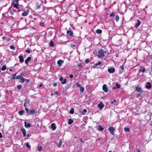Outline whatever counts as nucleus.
Returning a JSON list of instances; mask_svg holds the SVG:
<instances>
[{"mask_svg": "<svg viewBox=\"0 0 152 152\" xmlns=\"http://www.w3.org/2000/svg\"><path fill=\"white\" fill-rule=\"evenodd\" d=\"M40 7L41 6H40V5H38V6H37V9H39L40 8Z\"/></svg>", "mask_w": 152, "mask_h": 152, "instance_id": "nucleus-47", "label": "nucleus"}, {"mask_svg": "<svg viewBox=\"0 0 152 152\" xmlns=\"http://www.w3.org/2000/svg\"><path fill=\"white\" fill-rule=\"evenodd\" d=\"M62 143V140H60V141H59L58 143V147H61V146Z\"/></svg>", "mask_w": 152, "mask_h": 152, "instance_id": "nucleus-27", "label": "nucleus"}, {"mask_svg": "<svg viewBox=\"0 0 152 152\" xmlns=\"http://www.w3.org/2000/svg\"><path fill=\"white\" fill-rule=\"evenodd\" d=\"M98 106L100 109H102L104 107V105L103 104L102 102H101L98 104Z\"/></svg>", "mask_w": 152, "mask_h": 152, "instance_id": "nucleus-9", "label": "nucleus"}, {"mask_svg": "<svg viewBox=\"0 0 152 152\" xmlns=\"http://www.w3.org/2000/svg\"><path fill=\"white\" fill-rule=\"evenodd\" d=\"M19 61L20 62H22L24 61V59L23 56H21V55L20 56H19Z\"/></svg>", "mask_w": 152, "mask_h": 152, "instance_id": "nucleus-14", "label": "nucleus"}, {"mask_svg": "<svg viewBox=\"0 0 152 152\" xmlns=\"http://www.w3.org/2000/svg\"><path fill=\"white\" fill-rule=\"evenodd\" d=\"M76 85L78 87H80L81 86V84L80 83H76Z\"/></svg>", "mask_w": 152, "mask_h": 152, "instance_id": "nucleus-40", "label": "nucleus"}, {"mask_svg": "<svg viewBox=\"0 0 152 152\" xmlns=\"http://www.w3.org/2000/svg\"><path fill=\"white\" fill-rule=\"evenodd\" d=\"M25 81H26L27 82H29V81L28 79L25 78Z\"/></svg>", "mask_w": 152, "mask_h": 152, "instance_id": "nucleus-50", "label": "nucleus"}, {"mask_svg": "<svg viewBox=\"0 0 152 152\" xmlns=\"http://www.w3.org/2000/svg\"><path fill=\"white\" fill-rule=\"evenodd\" d=\"M69 77L70 78H72L73 77V75L72 74L70 75Z\"/></svg>", "mask_w": 152, "mask_h": 152, "instance_id": "nucleus-51", "label": "nucleus"}, {"mask_svg": "<svg viewBox=\"0 0 152 152\" xmlns=\"http://www.w3.org/2000/svg\"><path fill=\"white\" fill-rule=\"evenodd\" d=\"M25 124V126L26 128L30 127L31 125L29 123H27L26 122H25L24 123Z\"/></svg>", "mask_w": 152, "mask_h": 152, "instance_id": "nucleus-15", "label": "nucleus"}, {"mask_svg": "<svg viewBox=\"0 0 152 152\" xmlns=\"http://www.w3.org/2000/svg\"><path fill=\"white\" fill-rule=\"evenodd\" d=\"M101 64H102V62L100 61H99V62H98V63H96L95 64V65L96 66H97L98 65H101Z\"/></svg>", "mask_w": 152, "mask_h": 152, "instance_id": "nucleus-26", "label": "nucleus"}, {"mask_svg": "<svg viewBox=\"0 0 152 152\" xmlns=\"http://www.w3.org/2000/svg\"><path fill=\"white\" fill-rule=\"evenodd\" d=\"M74 113V109L72 108L70 109L69 111V113L71 114H73Z\"/></svg>", "mask_w": 152, "mask_h": 152, "instance_id": "nucleus-25", "label": "nucleus"}, {"mask_svg": "<svg viewBox=\"0 0 152 152\" xmlns=\"http://www.w3.org/2000/svg\"><path fill=\"white\" fill-rule=\"evenodd\" d=\"M36 113V111L34 110V109H31L30 110H29V114H31V115H33Z\"/></svg>", "mask_w": 152, "mask_h": 152, "instance_id": "nucleus-13", "label": "nucleus"}, {"mask_svg": "<svg viewBox=\"0 0 152 152\" xmlns=\"http://www.w3.org/2000/svg\"><path fill=\"white\" fill-rule=\"evenodd\" d=\"M114 15H115V14H114V13H112L110 15V17L114 16Z\"/></svg>", "mask_w": 152, "mask_h": 152, "instance_id": "nucleus-45", "label": "nucleus"}, {"mask_svg": "<svg viewBox=\"0 0 152 152\" xmlns=\"http://www.w3.org/2000/svg\"><path fill=\"white\" fill-rule=\"evenodd\" d=\"M87 112V110L86 109H84L82 111V114H85Z\"/></svg>", "mask_w": 152, "mask_h": 152, "instance_id": "nucleus-34", "label": "nucleus"}, {"mask_svg": "<svg viewBox=\"0 0 152 152\" xmlns=\"http://www.w3.org/2000/svg\"><path fill=\"white\" fill-rule=\"evenodd\" d=\"M80 142H81L82 143H83V140L81 138H80Z\"/></svg>", "mask_w": 152, "mask_h": 152, "instance_id": "nucleus-57", "label": "nucleus"}, {"mask_svg": "<svg viewBox=\"0 0 152 152\" xmlns=\"http://www.w3.org/2000/svg\"><path fill=\"white\" fill-rule=\"evenodd\" d=\"M12 4L13 5L14 7L16 9H18L19 8L18 7L19 1L18 0H13Z\"/></svg>", "mask_w": 152, "mask_h": 152, "instance_id": "nucleus-2", "label": "nucleus"}, {"mask_svg": "<svg viewBox=\"0 0 152 152\" xmlns=\"http://www.w3.org/2000/svg\"><path fill=\"white\" fill-rule=\"evenodd\" d=\"M64 62V61L62 60H59L57 62L58 64V65L59 67H60L61 66L62 64Z\"/></svg>", "mask_w": 152, "mask_h": 152, "instance_id": "nucleus-8", "label": "nucleus"}, {"mask_svg": "<svg viewBox=\"0 0 152 152\" xmlns=\"http://www.w3.org/2000/svg\"><path fill=\"white\" fill-rule=\"evenodd\" d=\"M51 128L53 130H54L56 129V127L55 124H54V123H52L51 124Z\"/></svg>", "mask_w": 152, "mask_h": 152, "instance_id": "nucleus-18", "label": "nucleus"}, {"mask_svg": "<svg viewBox=\"0 0 152 152\" xmlns=\"http://www.w3.org/2000/svg\"><path fill=\"white\" fill-rule=\"evenodd\" d=\"M98 127V129L99 131H102L104 129V128L102 127L101 126H99Z\"/></svg>", "mask_w": 152, "mask_h": 152, "instance_id": "nucleus-21", "label": "nucleus"}, {"mask_svg": "<svg viewBox=\"0 0 152 152\" xmlns=\"http://www.w3.org/2000/svg\"><path fill=\"white\" fill-rule=\"evenodd\" d=\"M137 22L135 24L134 26L136 28H138L139 27V26L140 25L141 23V22L139 20H137Z\"/></svg>", "mask_w": 152, "mask_h": 152, "instance_id": "nucleus-12", "label": "nucleus"}, {"mask_svg": "<svg viewBox=\"0 0 152 152\" xmlns=\"http://www.w3.org/2000/svg\"><path fill=\"white\" fill-rule=\"evenodd\" d=\"M84 90V88L83 87H81L80 88V93H83Z\"/></svg>", "mask_w": 152, "mask_h": 152, "instance_id": "nucleus-23", "label": "nucleus"}, {"mask_svg": "<svg viewBox=\"0 0 152 152\" xmlns=\"http://www.w3.org/2000/svg\"><path fill=\"white\" fill-rule=\"evenodd\" d=\"M50 45L51 47L54 46V43L52 41H51L50 43Z\"/></svg>", "mask_w": 152, "mask_h": 152, "instance_id": "nucleus-33", "label": "nucleus"}, {"mask_svg": "<svg viewBox=\"0 0 152 152\" xmlns=\"http://www.w3.org/2000/svg\"><path fill=\"white\" fill-rule=\"evenodd\" d=\"M22 88V86L20 85H18L17 86V88L18 89L20 90Z\"/></svg>", "mask_w": 152, "mask_h": 152, "instance_id": "nucleus-39", "label": "nucleus"}, {"mask_svg": "<svg viewBox=\"0 0 152 152\" xmlns=\"http://www.w3.org/2000/svg\"><path fill=\"white\" fill-rule=\"evenodd\" d=\"M108 129L110 132V133L113 135L114 134L113 132L115 130V129L113 127H110L108 128Z\"/></svg>", "mask_w": 152, "mask_h": 152, "instance_id": "nucleus-3", "label": "nucleus"}, {"mask_svg": "<svg viewBox=\"0 0 152 152\" xmlns=\"http://www.w3.org/2000/svg\"><path fill=\"white\" fill-rule=\"evenodd\" d=\"M26 52L27 53H30V50L29 49H28L26 51Z\"/></svg>", "mask_w": 152, "mask_h": 152, "instance_id": "nucleus-53", "label": "nucleus"}, {"mask_svg": "<svg viewBox=\"0 0 152 152\" xmlns=\"http://www.w3.org/2000/svg\"><path fill=\"white\" fill-rule=\"evenodd\" d=\"M73 121L72 119H69L68 120V124L71 125L73 123Z\"/></svg>", "mask_w": 152, "mask_h": 152, "instance_id": "nucleus-19", "label": "nucleus"}, {"mask_svg": "<svg viewBox=\"0 0 152 152\" xmlns=\"http://www.w3.org/2000/svg\"><path fill=\"white\" fill-rule=\"evenodd\" d=\"M29 12V11L28 10H27L26 11L23 12L22 14V15L23 16H27Z\"/></svg>", "mask_w": 152, "mask_h": 152, "instance_id": "nucleus-10", "label": "nucleus"}, {"mask_svg": "<svg viewBox=\"0 0 152 152\" xmlns=\"http://www.w3.org/2000/svg\"><path fill=\"white\" fill-rule=\"evenodd\" d=\"M20 79L22 81L21 82L22 83H24V82L25 81V78H24L23 77H22Z\"/></svg>", "mask_w": 152, "mask_h": 152, "instance_id": "nucleus-35", "label": "nucleus"}, {"mask_svg": "<svg viewBox=\"0 0 152 152\" xmlns=\"http://www.w3.org/2000/svg\"><path fill=\"white\" fill-rule=\"evenodd\" d=\"M23 74H21L20 75H18L16 77V79H20L21 77H22Z\"/></svg>", "mask_w": 152, "mask_h": 152, "instance_id": "nucleus-22", "label": "nucleus"}, {"mask_svg": "<svg viewBox=\"0 0 152 152\" xmlns=\"http://www.w3.org/2000/svg\"><path fill=\"white\" fill-rule=\"evenodd\" d=\"M140 95H141L140 94H138L137 96V97L138 98L140 96Z\"/></svg>", "mask_w": 152, "mask_h": 152, "instance_id": "nucleus-55", "label": "nucleus"}, {"mask_svg": "<svg viewBox=\"0 0 152 152\" xmlns=\"http://www.w3.org/2000/svg\"><path fill=\"white\" fill-rule=\"evenodd\" d=\"M16 77H14V76L13 75L12 79H13L14 80L16 79Z\"/></svg>", "mask_w": 152, "mask_h": 152, "instance_id": "nucleus-54", "label": "nucleus"}, {"mask_svg": "<svg viewBox=\"0 0 152 152\" xmlns=\"http://www.w3.org/2000/svg\"><path fill=\"white\" fill-rule=\"evenodd\" d=\"M81 66V64H78V67H80V66Z\"/></svg>", "mask_w": 152, "mask_h": 152, "instance_id": "nucleus-58", "label": "nucleus"}, {"mask_svg": "<svg viewBox=\"0 0 152 152\" xmlns=\"http://www.w3.org/2000/svg\"><path fill=\"white\" fill-rule=\"evenodd\" d=\"M17 75V73H15L14 75H13L14 76V77H16V75Z\"/></svg>", "mask_w": 152, "mask_h": 152, "instance_id": "nucleus-62", "label": "nucleus"}, {"mask_svg": "<svg viewBox=\"0 0 152 152\" xmlns=\"http://www.w3.org/2000/svg\"><path fill=\"white\" fill-rule=\"evenodd\" d=\"M43 149V148L42 146H39L38 147V150L39 151H42Z\"/></svg>", "mask_w": 152, "mask_h": 152, "instance_id": "nucleus-38", "label": "nucleus"}, {"mask_svg": "<svg viewBox=\"0 0 152 152\" xmlns=\"http://www.w3.org/2000/svg\"><path fill=\"white\" fill-rule=\"evenodd\" d=\"M25 107V110L26 111L27 113H29V111L28 109V108L26 107Z\"/></svg>", "mask_w": 152, "mask_h": 152, "instance_id": "nucleus-36", "label": "nucleus"}, {"mask_svg": "<svg viewBox=\"0 0 152 152\" xmlns=\"http://www.w3.org/2000/svg\"><path fill=\"white\" fill-rule=\"evenodd\" d=\"M124 130L126 132H129L130 131V129L129 128L125 127L124 128Z\"/></svg>", "mask_w": 152, "mask_h": 152, "instance_id": "nucleus-30", "label": "nucleus"}, {"mask_svg": "<svg viewBox=\"0 0 152 152\" xmlns=\"http://www.w3.org/2000/svg\"><path fill=\"white\" fill-rule=\"evenodd\" d=\"M85 62L86 64L88 63L89 62V59H87L85 60Z\"/></svg>", "mask_w": 152, "mask_h": 152, "instance_id": "nucleus-43", "label": "nucleus"}, {"mask_svg": "<svg viewBox=\"0 0 152 152\" xmlns=\"http://www.w3.org/2000/svg\"><path fill=\"white\" fill-rule=\"evenodd\" d=\"M27 137H29V136H30V135L29 134H28L27 135Z\"/></svg>", "mask_w": 152, "mask_h": 152, "instance_id": "nucleus-61", "label": "nucleus"}, {"mask_svg": "<svg viewBox=\"0 0 152 152\" xmlns=\"http://www.w3.org/2000/svg\"><path fill=\"white\" fill-rule=\"evenodd\" d=\"M6 38V37H2V39H3V40H4Z\"/></svg>", "mask_w": 152, "mask_h": 152, "instance_id": "nucleus-59", "label": "nucleus"}, {"mask_svg": "<svg viewBox=\"0 0 152 152\" xmlns=\"http://www.w3.org/2000/svg\"><path fill=\"white\" fill-rule=\"evenodd\" d=\"M25 101V102H24L23 105L24 107H26V105L29 103L30 100L26 99Z\"/></svg>", "mask_w": 152, "mask_h": 152, "instance_id": "nucleus-11", "label": "nucleus"}, {"mask_svg": "<svg viewBox=\"0 0 152 152\" xmlns=\"http://www.w3.org/2000/svg\"><path fill=\"white\" fill-rule=\"evenodd\" d=\"M55 93L57 95L58 94V92L57 91H56L55 92Z\"/></svg>", "mask_w": 152, "mask_h": 152, "instance_id": "nucleus-63", "label": "nucleus"}, {"mask_svg": "<svg viewBox=\"0 0 152 152\" xmlns=\"http://www.w3.org/2000/svg\"><path fill=\"white\" fill-rule=\"evenodd\" d=\"M115 69L114 68H111L108 69V71L109 73H113L115 71Z\"/></svg>", "mask_w": 152, "mask_h": 152, "instance_id": "nucleus-5", "label": "nucleus"}, {"mask_svg": "<svg viewBox=\"0 0 152 152\" xmlns=\"http://www.w3.org/2000/svg\"><path fill=\"white\" fill-rule=\"evenodd\" d=\"M24 112V111L23 110H21L19 111L18 112V113L20 115H22L23 114V113Z\"/></svg>", "mask_w": 152, "mask_h": 152, "instance_id": "nucleus-24", "label": "nucleus"}, {"mask_svg": "<svg viewBox=\"0 0 152 152\" xmlns=\"http://www.w3.org/2000/svg\"><path fill=\"white\" fill-rule=\"evenodd\" d=\"M135 91L139 93H142V90L141 88L138 86H136L135 87Z\"/></svg>", "mask_w": 152, "mask_h": 152, "instance_id": "nucleus-6", "label": "nucleus"}, {"mask_svg": "<svg viewBox=\"0 0 152 152\" xmlns=\"http://www.w3.org/2000/svg\"><path fill=\"white\" fill-rule=\"evenodd\" d=\"M21 132H22L23 134V136L25 137L26 136V131L24 129H21Z\"/></svg>", "mask_w": 152, "mask_h": 152, "instance_id": "nucleus-16", "label": "nucleus"}, {"mask_svg": "<svg viewBox=\"0 0 152 152\" xmlns=\"http://www.w3.org/2000/svg\"><path fill=\"white\" fill-rule=\"evenodd\" d=\"M66 83V79H64L63 80V81L61 82V83L62 84H65Z\"/></svg>", "mask_w": 152, "mask_h": 152, "instance_id": "nucleus-37", "label": "nucleus"}, {"mask_svg": "<svg viewBox=\"0 0 152 152\" xmlns=\"http://www.w3.org/2000/svg\"><path fill=\"white\" fill-rule=\"evenodd\" d=\"M115 86H116V87H113V89H115L116 88H119L120 87V85L118 84V83H116V84L115 85Z\"/></svg>", "mask_w": 152, "mask_h": 152, "instance_id": "nucleus-28", "label": "nucleus"}, {"mask_svg": "<svg viewBox=\"0 0 152 152\" xmlns=\"http://www.w3.org/2000/svg\"><path fill=\"white\" fill-rule=\"evenodd\" d=\"M12 69H9V70L10 71H12Z\"/></svg>", "mask_w": 152, "mask_h": 152, "instance_id": "nucleus-64", "label": "nucleus"}, {"mask_svg": "<svg viewBox=\"0 0 152 152\" xmlns=\"http://www.w3.org/2000/svg\"><path fill=\"white\" fill-rule=\"evenodd\" d=\"M120 68L122 69V70H124V66H120Z\"/></svg>", "mask_w": 152, "mask_h": 152, "instance_id": "nucleus-49", "label": "nucleus"}, {"mask_svg": "<svg viewBox=\"0 0 152 152\" xmlns=\"http://www.w3.org/2000/svg\"><path fill=\"white\" fill-rule=\"evenodd\" d=\"M107 53L106 51L103 50H100L98 52V56L99 58H101L105 56V55Z\"/></svg>", "mask_w": 152, "mask_h": 152, "instance_id": "nucleus-1", "label": "nucleus"}, {"mask_svg": "<svg viewBox=\"0 0 152 152\" xmlns=\"http://www.w3.org/2000/svg\"><path fill=\"white\" fill-rule=\"evenodd\" d=\"M115 21L116 22H118L119 20V17L118 15H116L115 18Z\"/></svg>", "mask_w": 152, "mask_h": 152, "instance_id": "nucleus-32", "label": "nucleus"}, {"mask_svg": "<svg viewBox=\"0 0 152 152\" xmlns=\"http://www.w3.org/2000/svg\"><path fill=\"white\" fill-rule=\"evenodd\" d=\"M102 89L103 91L105 92H107L108 91V89L106 84L103 85L102 86Z\"/></svg>", "mask_w": 152, "mask_h": 152, "instance_id": "nucleus-7", "label": "nucleus"}, {"mask_svg": "<svg viewBox=\"0 0 152 152\" xmlns=\"http://www.w3.org/2000/svg\"><path fill=\"white\" fill-rule=\"evenodd\" d=\"M6 66L5 65H4L1 67V69L2 71H4L6 69Z\"/></svg>", "mask_w": 152, "mask_h": 152, "instance_id": "nucleus-31", "label": "nucleus"}, {"mask_svg": "<svg viewBox=\"0 0 152 152\" xmlns=\"http://www.w3.org/2000/svg\"><path fill=\"white\" fill-rule=\"evenodd\" d=\"M96 32L97 34H101L102 32V31L99 29H97L96 30Z\"/></svg>", "mask_w": 152, "mask_h": 152, "instance_id": "nucleus-29", "label": "nucleus"}, {"mask_svg": "<svg viewBox=\"0 0 152 152\" xmlns=\"http://www.w3.org/2000/svg\"><path fill=\"white\" fill-rule=\"evenodd\" d=\"M31 58L30 57H28V58L25 60V63L26 64H28V61L31 60Z\"/></svg>", "mask_w": 152, "mask_h": 152, "instance_id": "nucleus-17", "label": "nucleus"}, {"mask_svg": "<svg viewBox=\"0 0 152 152\" xmlns=\"http://www.w3.org/2000/svg\"><path fill=\"white\" fill-rule=\"evenodd\" d=\"M145 71V68H143L142 70V72H144Z\"/></svg>", "mask_w": 152, "mask_h": 152, "instance_id": "nucleus-48", "label": "nucleus"}, {"mask_svg": "<svg viewBox=\"0 0 152 152\" xmlns=\"http://www.w3.org/2000/svg\"><path fill=\"white\" fill-rule=\"evenodd\" d=\"M57 85V84L56 83H54L53 84V86H56Z\"/></svg>", "mask_w": 152, "mask_h": 152, "instance_id": "nucleus-52", "label": "nucleus"}, {"mask_svg": "<svg viewBox=\"0 0 152 152\" xmlns=\"http://www.w3.org/2000/svg\"><path fill=\"white\" fill-rule=\"evenodd\" d=\"M10 48L11 49H13V50H15V47H14L13 45H11L10 46Z\"/></svg>", "mask_w": 152, "mask_h": 152, "instance_id": "nucleus-42", "label": "nucleus"}, {"mask_svg": "<svg viewBox=\"0 0 152 152\" xmlns=\"http://www.w3.org/2000/svg\"><path fill=\"white\" fill-rule=\"evenodd\" d=\"M2 137V135L1 132H0V138Z\"/></svg>", "mask_w": 152, "mask_h": 152, "instance_id": "nucleus-56", "label": "nucleus"}, {"mask_svg": "<svg viewBox=\"0 0 152 152\" xmlns=\"http://www.w3.org/2000/svg\"><path fill=\"white\" fill-rule=\"evenodd\" d=\"M145 87L147 89H150L151 87V83L149 82H147L145 84Z\"/></svg>", "mask_w": 152, "mask_h": 152, "instance_id": "nucleus-4", "label": "nucleus"}, {"mask_svg": "<svg viewBox=\"0 0 152 152\" xmlns=\"http://www.w3.org/2000/svg\"><path fill=\"white\" fill-rule=\"evenodd\" d=\"M116 102V100L115 99H114L113 101L111 102V104H113L114 102Z\"/></svg>", "mask_w": 152, "mask_h": 152, "instance_id": "nucleus-46", "label": "nucleus"}, {"mask_svg": "<svg viewBox=\"0 0 152 152\" xmlns=\"http://www.w3.org/2000/svg\"><path fill=\"white\" fill-rule=\"evenodd\" d=\"M26 146L29 148H31V146L29 145V143L28 142H27L26 144Z\"/></svg>", "mask_w": 152, "mask_h": 152, "instance_id": "nucleus-41", "label": "nucleus"}, {"mask_svg": "<svg viewBox=\"0 0 152 152\" xmlns=\"http://www.w3.org/2000/svg\"><path fill=\"white\" fill-rule=\"evenodd\" d=\"M42 84H40L39 85V87H42Z\"/></svg>", "mask_w": 152, "mask_h": 152, "instance_id": "nucleus-60", "label": "nucleus"}, {"mask_svg": "<svg viewBox=\"0 0 152 152\" xmlns=\"http://www.w3.org/2000/svg\"><path fill=\"white\" fill-rule=\"evenodd\" d=\"M67 34H69L70 36H72L73 34V33L71 31L68 30L67 31Z\"/></svg>", "mask_w": 152, "mask_h": 152, "instance_id": "nucleus-20", "label": "nucleus"}, {"mask_svg": "<svg viewBox=\"0 0 152 152\" xmlns=\"http://www.w3.org/2000/svg\"><path fill=\"white\" fill-rule=\"evenodd\" d=\"M64 80V79L62 77H61L59 78V80L61 82H62L63 80Z\"/></svg>", "mask_w": 152, "mask_h": 152, "instance_id": "nucleus-44", "label": "nucleus"}]
</instances>
